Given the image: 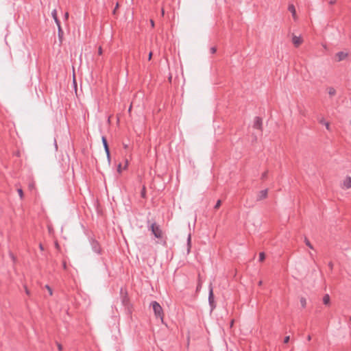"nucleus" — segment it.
Masks as SVG:
<instances>
[{"label":"nucleus","mask_w":351,"mask_h":351,"mask_svg":"<svg viewBox=\"0 0 351 351\" xmlns=\"http://www.w3.org/2000/svg\"><path fill=\"white\" fill-rule=\"evenodd\" d=\"M148 228L152 231L156 238L159 239H162L164 238V232L162 231L160 226L157 223L154 222L150 225L149 224Z\"/></svg>","instance_id":"1"},{"label":"nucleus","mask_w":351,"mask_h":351,"mask_svg":"<svg viewBox=\"0 0 351 351\" xmlns=\"http://www.w3.org/2000/svg\"><path fill=\"white\" fill-rule=\"evenodd\" d=\"M88 241L93 252L98 255L101 254L102 249L99 243L93 237H90Z\"/></svg>","instance_id":"2"},{"label":"nucleus","mask_w":351,"mask_h":351,"mask_svg":"<svg viewBox=\"0 0 351 351\" xmlns=\"http://www.w3.org/2000/svg\"><path fill=\"white\" fill-rule=\"evenodd\" d=\"M151 306L156 317L160 318L161 321L163 322V311L160 304L156 301H153L151 303Z\"/></svg>","instance_id":"3"},{"label":"nucleus","mask_w":351,"mask_h":351,"mask_svg":"<svg viewBox=\"0 0 351 351\" xmlns=\"http://www.w3.org/2000/svg\"><path fill=\"white\" fill-rule=\"evenodd\" d=\"M209 292H208V304L210 307V312H212L216 307L215 299H214V294H213V288L212 286V284H210L209 287Z\"/></svg>","instance_id":"4"},{"label":"nucleus","mask_w":351,"mask_h":351,"mask_svg":"<svg viewBox=\"0 0 351 351\" xmlns=\"http://www.w3.org/2000/svg\"><path fill=\"white\" fill-rule=\"evenodd\" d=\"M349 56V53L347 51H341L336 53L334 56V60L337 62L346 60Z\"/></svg>","instance_id":"5"},{"label":"nucleus","mask_w":351,"mask_h":351,"mask_svg":"<svg viewBox=\"0 0 351 351\" xmlns=\"http://www.w3.org/2000/svg\"><path fill=\"white\" fill-rule=\"evenodd\" d=\"M341 188L343 189H349L351 188V177L346 176L343 178L341 182Z\"/></svg>","instance_id":"6"},{"label":"nucleus","mask_w":351,"mask_h":351,"mask_svg":"<svg viewBox=\"0 0 351 351\" xmlns=\"http://www.w3.org/2000/svg\"><path fill=\"white\" fill-rule=\"evenodd\" d=\"M292 43L295 47H298L303 43V39L301 36H298L293 34L291 38Z\"/></svg>","instance_id":"7"},{"label":"nucleus","mask_w":351,"mask_h":351,"mask_svg":"<svg viewBox=\"0 0 351 351\" xmlns=\"http://www.w3.org/2000/svg\"><path fill=\"white\" fill-rule=\"evenodd\" d=\"M120 294L121 297V302L124 306H127L129 303V299L126 291H123V288H121Z\"/></svg>","instance_id":"8"},{"label":"nucleus","mask_w":351,"mask_h":351,"mask_svg":"<svg viewBox=\"0 0 351 351\" xmlns=\"http://www.w3.org/2000/svg\"><path fill=\"white\" fill-rule=\"evenodd\" d=\"M101 140H102V143H103V145H104V149H105V152L106 153V156H107L108 163H110V151H109L108 145L106 138L104 136H102Z\"/></svg>","instance_id":"9"},{"label":"nucleus","mask_w":351,"mask_h":351,"mask_svg":"<svg viewBox=\"0 0 351 351\" xmlns=\"http://www.w3.org/2000/svg\"><path fill=\"white\" fill-rule=\"evenodd\" d=\"M101 140H102V143H103V145H104V149H105V152L106 153V156H107L108 163H110V151H109L108 145L106 138L104 136H102Z\"/></svg>","instance_id":"10"},{"label":"nucleus","mask_w":351,"mask_h":351,"mask_svg":"<svg viewBox=\"0 0 351 351\" xmlns=\"http://www.w3.org/2000/svg\"><path fill=\"white\" fill-rule=\"evenodd\" d=\"M268 191L267 189L262 190L257 194L256 199L258 201L263 200L267 197Z\"/></svg>","instance_id":"11"},{"label":"nucleus","mask_w":351,"mask_h":351,"mask_svg":"<svg viewBox=\"0 0 351 351\" xmlns=\"http://www.w3.org/2000/svg\"><path fill=\"white\" fill-rule=\"evenodd\" d=\"M326 91L330 97H333L336 95V90L333 87L327 88Z\"/></svg>","instance_id":"12"},{"label":"nucleus","mask_w":351,"mask_h":351,"mask_svg":"<svg viewBox=\"0 0 351 351\" xmlns=\"http://www.w3.org/2000/svg\"><path fill=\"white\" fill-rule=\"evenodd\" d=\"M261 125H262L261 119L260 118H258V117H256L255 121H254V127L257 128V129H261Z\"/></svg>","instance_id":"13"},{"label":"nucleus","mask_w":351,"mask_h":351,"mask_svg":"<svg viewBox=\"0 0 351 351\" xmlns=\"http://www.w3.org/2000/svg\"><path fill=\"white\" fill-rule=\"evenodd\" d=\"M289 10L292 13V16L295 20L297 19L296 11L295 7L293 5L289 6Z\"/></svg>","instance_id":"14"},{"label":"nucleus","mask_w":351,"mask_h":351,"mask_svg":"<svg viewBox=\"0 0 351 351\" xmlns=\"http://www.w3.org/2000/svg\"><path fill=\"white\" fill-rule=\"evenodd\" d=\"M323 303L325 305H328L330 303V296L328 294H326L323 297Z\"/></svg>","instance_id":"15"},{"label":"nucleus","mask_w":351,"mask_h":351,"mask_svg":"<svg viewBox=\"0 0 351 351\" xmlns=\"http://www.w3.org/2000/svg\"><path fill=\"white\" fill-rule=\"evenodd\" d=\"M191 241V234H189L188 236V238H187V247H188L187 252L188 253L190 252Z\"/></svg>","instance_id":"16"},{"label":"nucleus","mask_w":351,"mask_h":351,"mask_svg":"<svg viewBox=\"0 0 351 351\" xmlns=\"http://www.w3.org/2000/svg\"><path fill=\"white\" fill-rule=\"evenodd\" d=\"M300 304H301L303 308H305L306 305V299L302 297V298H300Z\"/></svg>","instance_id":"17"},{"label":"nucleus","mask_w":351,"mask_h":351,"mask_svg":"<svg viewBox=\"0 0 351 351\" xmlns=\"http://www.w3.org/2000/svg\"><path fill=\"white\" fill-rule=\"evenodd\" d=\"M304 242L306 243V245L311 249H313V245H311V243H310V241H308V239L307 238H305L304 239Z\"/></svg>","instance_id":"18"},{"label":"nucleus","mask_w":351,"mask_h":351,"mask_svg":"<svg viewBox=\"0 0 351 351\" xmlns=\"http://www.w3.org/2000/svg\"><path fill=\"white\" fill-rule=\"evenodd\" d=\"M63 34H64L63 31L58 32V38H59V40H60V43H62V42Z\"/></svg>","instance_id":"19"},{"label":"nucleus","mask_w":351,"mask_h":351,"mask_svg":"<svg viewBox=\"0 0 351 351\" xmlns=\"http://www.w3.org/2000/svg\"><path fill=\"white\" fill-rule=\"evenodd\" d=\"M320 123H323L324 125H325L326 128L327 130H329L330 129V124L328 122H326L324 121V120H321L320 121Z\"/></svg>","instance_id":"20"},{"label":"nucleus","mask_w":351,"mask_h":351,"mask_svg":"<svg viewBox=\"0 0 351 351\" xmlns=\"http://www.w3.org/2000/svg\"><path fill=\"white\" fill-rule=\"evenodd\" d=\"M265 258V255L264 252H261L259 254V261H263Z\"/></svg>","instance_id":"21"},{"label":"nucleus","mask_w":351,"mask_h":351,"mask_svg":"<svg viewBox=\"0 0 351 351\" xmlns=\"http://www.w3.org/2000/svg\"><path fill=\"white\" fill-rule=\"evenodd\" d=\"M45 288L48 290L49 295H52L53 291H52L51 288L48 285H45Z\"/></svg>","instance_id":"22"},{"label":"nucleus","mask_w":351,"mask_h":351,"mask_svg":"<svg viewBox=\"0 0 351 351\" xmlns=\"http://www.w3.org/2000/svg\"><path fill=\"white\" fill-rule=\"evenodd\" d=\"M9 256H10V257L11 258V259L12 260V261H13L14 263H15V262H16V258L15 256L13 254V253H12V252H10L9 253Z\"/></svg>","instance_id":"23"},{"label":"nucleus","mask_w":351,"mask_h":351,"mask_svg":"<svg viewBox=\"0 0 351 351\" xmlns=\"http://www.w3.org/2000/svg\"><path fill=\"white\" fill-rule=\"evenodd\" d=\"M23 288H24L25 293L27 295H30V291H29V290L28 289L27 287L25 285H23Z\"/></svg>","instance_id":"24"},{"label":"nucleus","mask_w":351,"mask_h":351,"mask_svg":"<svg viewBox=\"0 0 351 351\" xmlns=\"http://www.w3.org/2000/svg\"><path fill=\"white\" fill-rule=\"evenodd\" d=\"M51 14H52L53 19H56V18H58L56 10H53L51 12Z\"/></svg>","instance_id":"25"},{"label":"nucleus","mask_w":351,"mask_h":351,"mask_svg":"<svg viewBox=\"0 0 351 351\" xmlns=\"http://www.w3.org/2000/svg\"><path fill=\"white\" fill-rule=\"evenodd\" d=\"M17 191H18V193H19L20 197L22 199L23 197V190L21 189H19Z\"/></svg>","instance_id":"26"},{"label":"nucleus","mask_w":351,"mask_h":351,"mask_svg":"<svg viewBox=\"0 0 351 351\" xmlns=\"http://www.w3.org/2000/svg\"><path fill=\"white\" fill-rule=\"evenodd\" d=\"M122 169H123V167L122 168L121 164H119V165L117 167L118 173H121L122 171Z\"/></svg>","instance_id":"27"},{"label":"nucleus","mask_w":351,"mask_h":351,"mask_svg":"<svg viewBox=\"0 0 351 351\" xmlns=\"http://www.w3.org/2000/svg\"><path fill=\"white\" fill-rule=\"evenodd\" d=\"M128 164H129L128 160L126 159L125 161V165L123 167V169H127V168L128 167Z\"/></svg>","instance_id":"28"},{"label":"nucleus","mask_w":351,"mask_h":351,"mask_svg":"<svg viewBox=\"0 0 351 351\" xmlns=\"http://www.w3.org/2000/svg\"><path fill=\"white\" fill-rule=\"evenodd\" d=\"M221 200H218L217 204H216V205H215V208H218L221 206Z\"/></svg>","instance_id":"29"},{"label":"nucleus","mask_w":351,"mask_h":351,"mask_svg":"<svg viewBox=\"0 0 351 351\" xmlns=\"http://www.w3.org/2000/svg\"><path fill=\"white\" fill-rule=\"evenodd\" d=\"M289 339H290L289 336H287V337H285V339H284V343H288V342H289Z\"/></svg>","instance_id":"30"},{"label":"nucleus","mask_w":351,"mask_h":351,"mask_svg":"<svg viewBox=\"0 0 351 351\" xmlns=\"http://www.w3.org/2000/svg\"><path fill=\"white\" fill-rule=\"evenodd\" d=\"M29 189H34L35 188V184L34 182L29 184Z\"/></svg>","instance_id":"31"},{"label":"nucleus","mask_w":351,"mask_h":351,"mask_svg":"<svg viewBox=\"0 0 351 351\" xmlns=\"http://www.w3.org/2000/svg\"><path fill=\"white\" fill-rule=\"evenodd\" d=\"M102 53H103V49H102L101 47H99L98 49V54L101 55Z\"/></svg>","instance_id":"32"},{"label":"nucleus","mask_w":351,"mask_h":351,"mask_svg":"<svg viewBox=\"0 0 351 351\" xmlns=\"http://www.w3.org/2000/svg\"><path fill=\"white\" fill-rule=\"evenodd\" d=\"M145 187H143V190H142V192H141V196H142L143 197H145Z\"/></svg>","instance_id":"33"},{"label":"nucleus","mask_w":351,"mask_h":351,"mask_svg":"<svg viewBox=\"0 0 351 351\" xmlns=\"http://www.w3.org/2000/svg\"><path fill=\"white\" fill-rule=\"evenodd\" d=\"M328 266H329L330 269L332 270V268H333V264H332V263L330 262V263H328Z\"/></svg>","instance_id":"34"},{"label":"nucleus","mask_w":351,"mask_h":351,"mask_svg":"<svg viewBox=\"0 0 351 351\" xmlns=\"http://www.w3.org/2000/svg\"><path fill=\"white\" fill-rule=\"evenodd\" d=\"M54 21H55L57 26L58 25V24H60V21L58 18H56V19H54Z\"/></svg>","instance_id":"35"},{"label":"nucleus","mask_w":351,"mask_h":351,"mask_svg":"<svg viewBox=\"0 0 351 351\" xmlns=\"http://www.w3.org/2000/svg\"><path fill=\"white\" fill-rule=\"evenodd\" d=\"M54 21H55L57 26L58 25V24H60V21L58 18H56V19H54Z\"/></svg>","instance_id":"36"},{"label":"nucleus","mask_w":351,"mask_h":351,"mask_svg":"<svg viewBox=\"0 0 351 351\" xmlns=\"http://www.w3.org/2000/svg\"><path fill=\"white\" fill-rule=\"evenodd\" d=\"M58 32H62V27H61L60 24H58Z\"/></svg>","instance_id":"37"},{"label":"nucleus","mask_w":351,"mask_h":351,"mask_svg":"<svg viewBox=\"0 0 351 351\" xmlns=\"http://www.w3.org/2000/svg\"><path fill=\"white\" fill-rule=\"evenodd\" d=\"M58 350H59L60 351H61V350H62V345H61V344H60V343H58Z\"/></svg>","instance_id":"38"},{"label":"nucleus","mask_w":351,"mask_h":351,"mask_svg":"<svg viewBox=\"0 0 351 351\" xmlns=\"http://www.w3.org/2000/svg\"><path fill=\"white\" fill-rule=\"evenodd\" d=\"M73 80L74 84H76L75 76V73H73Z\"/></svg>","instance_id":"39"},{"label":"nucleus","mask_w":351,"mask_h":351,"mask_svg":"<svg viewBox=\"0 0 351 351\" xmlns=\"http://www.w3.org/2000/svg\"><path fill=\"white\" fill-rule=\"evenodd\" d=\"M152 52H150V53H149V56H148V59H149V60H150L152 59Z\"/></svg>","instance_id":"40"},{"label":"nucleus","mask_w":351,"mask_h":351,"mask_svg":"<svg viewBox=\"0 0 351 351\" xmlns=\"http://www.w3.org/2000/svg\"><path fill=\"white\" fill-rule=\"evenodd\" d=\"M210 51H211V52H212L213 53H215V51H216V49H215V47H213V48H211Z\"/></svg>","instance_id":"41"},{"label":"nucleus","mask_w":351,"mask_h":351,"mask_svg":"<svg viewBox=\"0 0 351 351\" xmlns=\"http://www.w3.org/2000/svg\"><path fill=\"white\" fill-rule=\"evenodd\" d=\"M64 17H65V19H66V20H67V19H68V18H69V13H68V12H66V13H65Z\"/></svg>","instance_id":"42"},{"label":"nucleus","mask_w":351,"mask_h":351,"mask_svg":"<svg viewBox=\"0 0 351 351\" xmlns=\"http://www.w3.org/2000/svg\"><path fill=\"white\" fill-rule=\"evenodd\" d=\"M150 23H151L152 27H154V21L151 20Z\"/></svg>","instance_id":"43"},{"label":"nucleus","mask_w":351,"mask_h":351,"mask_svg":"<svg viewBox=\"0 0 351 351\" xmlns=\"http://www.w3.org/2000/svg\"><path fill=\"white\" fill-rule=\"evenodd\" d=\"M63 268H64V269H66V263H65V262H64V263H63Z\"/></svg>","instance_id":"44"},{"label":"nucleus","mask_w":351,"mask_h":351,"mask_svg":"<svg viewBox=\"0 0 351 351\" xmlns=\"http://www.w3.org/2000/svg\"><path fill=\"white\" fill-rule=\"evenodd\" d=\"M123 147L125 149H128V145L127 144H123Z\"/></svg>","instance_id":"45"},{"label":"nucleus","mask_w":351,"mask_h":351,"mask_svg":"<svg viewBox=\"0 0 351 351\" xmlns=\"http://www.w3.org/2000/svg\"><path fill=\"white\" fill-rule=\"evenodd\" d=\"M311 339V337L310 335H308V336L307 337V340H308V341H310Z\"/></svg>","instance_id":"46"},{"label":"nucleus","mask_w":351,"mask_h":351,"mask_svg":"<svg viewBox=\"0 0 351 351\" xmlns=\"http://www.w3.org/2000/svg\"><path fill=\"white\" fill-rule=\"evenodd\" d=\"M40 249L41 250H43V247L42 244H40Z\"/></svg>","instance_id":"47"},{"label":"nucleus","mask_w":351,"mask_h":351,"mask_svg":"<svg viewBox=\"0 0 351 351\" xmlns=\"http://www.w3.org/2000/svg\"><path fill=\"white\" fill-rule=\"evenodd\" d=\"M132 109V105L130 106L128 111L130 112Z\"/></svg>","instance_id":"48"},{"label":"nucleus","mask_w":351,"mask_h":351,"mask_svg":"<svg viewBox=\"0 0 351 351\" xmlns=\"http://www.w3.org/2000/svg\"><path fill=\"white\" fill-rule=\"evenodd\" d=\"M335 3V1H330V4H332V3Z\"/></svg>","instance_id":"49"},{"label":"nucleus","mask_w":351,"mask_h":351,"mask_svg":"<svg viewBox=\"0 0 351 351\" xmlns=\"http://www.w3.org/2000/svg\"><path fill=\"white\" fill-rule=\"evenodd\" d=\"M161 14H162V15H164V14H165L164 10H162Z\"/></svg>","instance_id":"50"},{"label":"nucleus","mask_w":351,"mask_h":351,"mask_svg":"<svg viewBox=\"0 0 351 351\" xmlns=\"http://www.w3.org/2000/svg\"><path fill=\"white\" fill-rule=\"evenodd\" d=\"M261 285H262V281H259V282H258V285H260V286H261Z\"/></svg>","instance_id":"51"},{"label":"nucleus","mask_w":351,"mask_h":351,"mask_svg":"<svg viewBox=\"0 0 351 351\" xmlns=\"http://www.w3.org/2000/svg\"><path fill=\"white\" fill-rule=\"evenodd\" d=\"M169 80L171 82V76H170V77H169Z\"/></svg>","instance_id":"52"},{"label":"nucleus","mask_w":351,"mask_h":351,"mask_svg":"<svg viewBox=\"0 0 351 351\" xmlns=\"http://www.w3.org/2000/svg\"><path fill=\"white\" fill-rule=\"evenodd\" d=\"M266 175H267V173H265L263 174V176L265 177V176H266Z\"/></svg>","instance_id":"53"}]
</instances>
